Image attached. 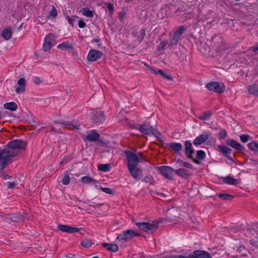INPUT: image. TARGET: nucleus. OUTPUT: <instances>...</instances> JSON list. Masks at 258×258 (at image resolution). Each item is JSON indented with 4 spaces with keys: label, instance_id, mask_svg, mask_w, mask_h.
<instances>
[{
    "label": "nucleus",
    "instance_id": "a211bd4d",
    "mask_svg": "<svg viewBox=\"0 0 258 258\" xmlns=\"http://www.w3.org/2000/svg\"><path fill=\"white\" fill-rule=\"evenodd\" d=\"M17 84L18 87L16 88L15 91L17 94L22 93L25 90L26 81L25 80L21 78L18 80Z\"/></svg>",
    "mask_w": 258,
    "mask_h": 258
},
{
    "label": "nucleus",
    "instance_id": "de8ad7c7",
    "mask_svg": "<svg viewBox=\"0 0 258 258\" xmlns=\"http://www.w3.org/2000/svg\"><path fill=\"white\" fill-rule=\"evenodd\" d=\"M105 5L107 7L108 9L109 10V11L110 12H111V13L113 12L114 7L112 4H111L110 3H106V4H105Z\"/></svg>",
    "mask_w": 258,
    "mask_h": 258
},
{
    "label": "nucleus",
    "instance_id": "f704fd0d",
    "mask_svg": "<svg viewBox=\"0 0 258 258\" xmlns=\"http://www.w3.org/2000/svg\"><path fill=\"white\" fill-rule=\"evenodd\" d=\"M82 13L84 16H85L89 18H91L93 16V13L92 11L87 9H83Z\"/></svg>",
    "mask_w": 258,
    "mask_h": 258
},
{
    "label": "nucleus",
    "instance_id": "6e6552de",
    "mask_svg": "<svg viewBox=\"0 0 258 258\" xmlns=\"http://www.w3.org/2000/svg\"><path fill=\"white\" fill-rule=\"evenodd\" d=\"M61 124L70 130H80L81 124L78 120H74L71 121H66L64 122H56Z\"/></svg>",
    "mask_w": 258,
    "mask_h": 258
},
{
    "label": "nucleus",
    "instance_id": "3c124183",
    "mask_svg": "<svg viewBox=\"0 0 258 258\" xmlns=\"http://www.w3.org/2000/svg\"><path fill=\"white\" fill-rule=\"evenodd\" d=\"M78 26L80 28H83L86 26V23L82 20L79 21Z\"/></svg>",
    "mask_w": 258,
    "mask_h": 258
},
{
    "label": "nucleus",
    "instance_id": "2f4dec72",
    "mask_svg": "<svg viewBox=\"0 0 258 258\" xmlns=\"http://www.w3.org/2000/svg\"><path fill=\"white\" fill-rule=\"evenodd\" d=\"M185 29L184 27V26H180L174 33L173 35L174 36L176 37V38L179 39L180 38L181 35L184 33L185 31Z\"/></svg>",
    "mask_w": 258,
    "mask_h": 258
},
{
    "label": "nucleus",
    "instance_id": "0eeeda50",
    "mask_svg": "<svg viewBox=\"0 0 258 258\" xmlns=\"http://www.w3.org/2000/svg\"><path fill=\"white\" fill-rule=\"evenodd\" d=\"M207 88L210 91H213L216 93H221L225 91V86L222 83L212 82L206 85Z\"/></svg>",
    "mask_w": 258,
    "mask_h": 258
},
{
    "label": "nucleus",
    "instance_id": "cd10ccee",
    "mask_svg": "<svg viewBox=\"0 0 258 258\" xmlns=\"http://www.w3.org/2000/svg\"><path fill=\"white\" fill-rule=\"evenodd\" d=\"M249 150L255 153H258V143L256 141H252L247 144Z\"/></svg>",
    "mask_w": 258,
    "mask_h": 258
},
{
    "label": "nucleus",
    "instance_id": "f03ea898",
    "mask_svg": "<svg viewBox=\"0 0 258 258\" xmlns=\"http://www.w3.org/2000/svg\"><path fill=\"white\" fill-rule=\"evenodd\" d=\"M9 148L0 150V171L10 162L11 158L15 156V152Z\"/></svg>",
    "mask_w": 258,
    "mask_h": 258
},
{
    "label": "nucleus",
    "instance_id": "f257e3e1",
    "mask_svg": "<svg viewBox=\"0 0 258 258\" xmlns=\"http://www.w3.org/2000/svg\"><path fill=\"white\" fill-rule=\"evenodd\" d=\"M125 153L127 159V167L137 166L139 162L146 161L142 152L136 153L131 151H125Z\"/></svg>",
    "mask_w": 258,
    "mask_h": 258
},
{
    "label": "nucleus",
    "instance_id": "ddd939ff",
    "mask_svg": "<svg viewBox=\"0 0 258 258\" xmlns=\"http://www.w3.org/2000/svg\"><path fill=\"white\" fill-rule=\"evenodd\" d=\"M127 168L130 174L135 179H139L140 178L142 170L137 166H128Z\"/></svg>",
    "mask_w": 258,
    "mask_h": 258
},
{
    "label": "nucleus",
    "instance_id": "0e129e2a",
    "mask_svg": "<svg viewBox=\"0 0 258 258\" xmlns=\"http://www.w3.org/2000/svg\"><path fill=\"white\" fill-rule=\"evenodd\" d=\"M244 249V247L243 246H240L239 248H238V250H241L242 249Z\"/></svg>",
    "mask_w": 258,
    "mask_h": 258
},
{
    "label": "nucleus",
    "instance_id": "c03bdc74",
    "mask_svg": "<svg viewBox=\"0 0 258 258\" xmlns=\"http://www.w3.org/2000/svg\"><path fill=\"white\" fill-rule=\"evenodd\" d=\"M226 135H227V133H226V131L224 130H222L221 131H220V132L219 133V139H223L225 138Z\"/></svg>",
    "mask_w": 258,
    "mask_h": 258
},
{
    "label": "nucleus",
    "instance_id": "6ab92c4d",
    "mask_svg": "<svg viewBox=\"0 0 258 258\" xmlns=\"http://www.w3.org/2000/svg\"><path fill=\"white\" fill-rule=\"evenodd\" d=\"M193 258H212L211 254L204 250H196L194 252Z\"/></svg>",
    "mask_w": 258,
    "mask_h": 258
},
{
    "label": "nucleus",
    "instance_id": "774afa93",
    "mask_svg": "<svg viewBox=\"0 0 258 258\" xmlns=\"http://www.w3.org/2000/svg\"><path fill=\"white\" fill-rule=\"evenodd\" d=\"M161 195H162V196H164V194H161Z\"/></svg>",
    "mask_w": 258,
    "mask_h": 258
},
{
    "label": "nucleus",
    "instance_id": "2eb2a0df",
    "mask_svg": "<svg viewBox=\"0 0 258 258\" xmlns=\"http://www.w3.org/2000/svg\"><path fill=\"white\" fill-rule=\"evenodd\" d=\"M139 130L141 132L145 135H150L154 134V130L153 127L149 124H144L139 127Z\"/></svg>",
    "mask_w": 258,
    "mask_h": 258
},
{
    "label": "nucleus",
    "instance_id": "dca6fc26",
    "mask_svg": "<svg viewBox=\"0 0 258 258\" xmlns=\"http://www.w3.org/2000/svg\"><path fill=\"white\" fill-rule=\"evenodd\" d=\"M100 135L95 131H91L88 133L87 136L84 137V141H89L90 142H96L99 138Z\"/></svg>",
    "mask_w": 258,
    "mask_h": 258
},
{
    "label": "nucleus",
    "instance_id": "69168bd1",
    "mask_svg": "<svg viewBox=\"0 0 258 258\" xmlns=\"http://www.w3.org/2000/svg\"><path fill=\"white\" fill-rule=\"evenodd\" d=\"M34 82L36 83V84H38L39 83V81H37V80H35L34 81Z\"/></svg>",
    "mask_w": 258,
    "mask_h": 258
},
{
    "label": "nucleus",
    "instance_id": "a19ab883",
    "mask_svg": "<svg viewBox=\"0 0 258 258\" xmlns=\"http://www.w3.org/2000/svg\"><path fill=\"white\" fill-rule=\"evenodd\" d=\"M218 197L219 198H220L222 200H228V199H232L233 198L232 196H231L230 195L224 194H219Z\"/></svg>",
    "mask_w": 258,
    "mask_h": 258
},
{
    "label": "nucleus",
    "instance_id": "4d7b16f0",
    "mask_svg": "<svg viewBox=\"0 0 258 258\" xmlns=\"http://www.w3.org/2000/svg\"><path fill=\"white\" fill-rule=\"evenodd\" d=\"M50 131H51V132H57V133H59V130H56L55 129L54 127H50Z\"/></svg>",
    "mask_w": 258,
    "mask_h": 258
},
{
    "label": "nucleus",
    "instance_id": "8fccbe9b",
    "mask_svg": "<svg viewBox=\"0 0 258 258\" xmlns=\"http://www.w3.org/2000/svg\"><path fill=\"white\" fill-rule=\"evenodd\" d=\"M66 19L68 21V22L72 26H73L74 25V21H75V19L73 18H71L69 16H67L66 17Z\"/></svg>",
    "mask_w": 258,
    "mask_h": 258
},
{
    "label": "nucleus",
    "instance_id": "9d476101",
    "mask_svg": "<svg viewBox=\"0 0 258 258\" xmlns=\"http://www.w3.org/2000/svg\"><path fill=\"white\" fill-rule=\"evenodd\" d=\"M58 228L60 231L62 232L69 233L78 232L80 231V230L82 229V228L73 227L69 225L61 224L58 225Z\"/></svg>",
    "mask_w": 258,
    "mask_h": 258
},
{
    "label": "nucleus",
    "instance_id": "aec40b11",
    "mask_svg": "<svg viewBox=\"0 0 258 258\" xmlns=\"http://www.w3.org/2000/svg\"><path fill=\"white\" fill-rule=\"evenodd\" d=\"M185 153L189 158H192V154L194 153V149L190 141H186L184 143Z\"/></svg>",
    "mask_w": 258,
    "mask_h": 258
},
{
    "label": "nucleus",
    "instance_id": "72a5a7b5",
    "mask_svg": "<svg viewBox=\"0 0 258 258\" xmlns=\"http://www.w3.org/2000/svg\"><path fill=\"white\" fill-rule=\"evenodd\" d=\"M81 181L84 183L94 182L95 180L88 176H85L81 178Z\"/></svg>",
    "mask_w": 258,
    "mask_h": 258
},
{
    "label": "nucleus",
    "instance_id": "7ed1b4c3",
    "mask_svg": "<svg viewBox=\"0 0 258 258\" xmlns=\"http://www.w3.org/2000/svg\"><path fill=\"white\" fill-rule=\"evenodd\" d=\"M136 225L142 230L148 233H154L158 228V224L157 222H137Z\"/></svg>",
    "mask_w": 258,
    "mask_h": 258
},
{
    "label": "nucleus",
    "instance_id": "c85d7f7f",
    "mask_svg": "<svg viewBox=\"0 0 258 258\" xmlns=\"http://www.w3.org/2000/svg\"><path fill=\"white\" fill-rule=\"evenodd\" d=\"M4 107L6 109L15 111L17 108V105L13 102L5 103Z\"/></svg>",
    "mask_w": 258,
    "mask_h": 258
},
{
    "label": "nucleus",
    "instance_id": "c9c22d12",
    "mask_svg": "<svg viewBox=\"0 0 258 258\" xmlns=\"http://www.w3.org/2000/svg\"><path fill=\"white\" fill-rule=\"evenodd\" d=\"M158 72L159 73V74L161 75L163 78L167 79L169 80H172V77L167 75L166 73H165L164 71H163L161 70H158Z\"/></svg>",
    "mask_w": 258,
    "mask_h": 258
},
{
    "label": "nucleus",
    "instance_id": "9b49d317",
    "mask_svg": "<svg viewBox=\"0 0 258 258\" xmlns=\"http://www.w3.org/2000/svg\"><path fill=\"white\" fill-rule=\"evenodd\" d=\"M54 38V36L52 34H48L45 36L44 42L43 45V49L44 51H48L51 48L52 46V41Z\"/></svg>",
    "mask_w": 258,
    "mask_h": 258
},
{
    "label": "nucleus",
    "instance_id": "20e7f679",
    "mask_svg": "<svg viewBox=\"0 0 258 258\" xmlns=\"http://www.w3.org/2000/svg\"><path fill=\"white\" fill-rule=\"evenodd\" d=\"M26 144L24 142L19 140H14L10 142L7 148L10 149L12 151L15 152V156L18 154V150L25 148Z\"/></svg>",
    "mask_w": 258,
    "mask_h": 258
},
{
    "label": "nucleus",
    "instance_id": "4be33fe9",
    "mask_svg": "<svg viewBox=\"0 0 258 258\" xmlns=\"http://www.w3.org/2000/svg\"><path fill=\"white\" fill-rule=\"evenodd\" d=\"M219 150L224 155H225L227 158L229 159H231L230 154L232 152V150L229 147L223 146V145H218L217 146Z\"/></svg>",
    "mask_w": 258,
    "mask_h": 258
},
{
    "label": "nucleus",
    "instance_id": "e433bc0d",
    "mask_svg": "<svg viewBox=\"0 0 258 258\" xmlns=\"http://www.w3.org/2000/svg\"><path fill=\"white\" fill-rule=\"evenodd\" d=\"M241 141L243 143H246L249 141L250 137L248 135L242 134L239 136Z\"/></svg>",
    "mask_w": 258,
    "mask_h": 258
},
{
    "label": "nucleus",
    "instance_id": "13d9d810",
    "mask_svg": "<svg viewBox=\"0 0 258 258\" xmlns=\"http://www.w3.org/2000/svg\"><path fill=\"white\" fill-rule=\"evenodd\" d=\"M250 242L251 244L252 245V246H254V247L256 246V244L255 242H254L253 240H250Z\"/></svg>",
    "mask_w": 258,
    "mask_h": 258
},
{
    "label": "nucleus",
    "instance_id": "37998d69",
    "mask_svg": "<svg viewBox=\"0 0 258 258\" xmlns=\"http://www.w3.org/2000/svg\"><path fill=\"white\" fill-rule=\"evenodd\" d=\"M126 15V13L125 11L122 10L119 12L118 13V18L120 21H122L123 18L125 17Z\"/></svg>",
    "mask_w": 258,
    "mask_h": 258
},
{
    "label": "nucleus",
    "instance_id": "49530a36",
    "mask_svg": "<svg viewBox=\"0 0 258 258\" xmlns=\"http://www.w3.org/2000/svg\"><path fill=\"white\" fill-rule=\"evenodd\" d=\"M101 189L104 192L108 194H111L112 190L111 188L108 187H101Z\"/></svg>",
    "mask_w": 258,
    "mask_h": 258
},
{
    "label": "nucleus",
    "instance_id": "864d4df0",
    "mask_svg": "<svg viewBox=\"0 0 258 258\" xmlns=\"http://www.w3.org/2000/svg\"><path fill=\"white\" fill-rule=\"evenodd\" d=\"M15 185H16V184L14 182H8V186L9 188H12L14 187Z\"/></svg>",
    "mask_w": 258,
    "mask_h": 258
},
{
    "label": "nucleus",
    "instance_id": "423d86ee",
    "mask_svg": "<svg viewBox=\"0 0 258 258\" xmlns=\"http://www.w3.org/2000/svg\"><path fill=\"white\" fill-rule=\"evenodd\" d=\"M158 170L164 177L170 180L173 179L174 169L168 166H161L157 168Z\"/></svg>",
    "mask_w": 258,
    "mask_h": 258
},
{
    "label": "nucleus",
    "instance_id": "ea45409f",
    "mask_svg": "<svg viewBox=\"0 0 258 258\" xmlns=\"http://www.w3.org/2000/svg\"><path fill=\"white\" fill-rule=\"evenodd\" d=\"M70 181V176L68 174H66L62 179V183L64 185H68L69 184Z\"/></svg>",
    "mask_w": 258,
    "mask_h": 258
},
{
    "label": "nucleus",
    "instance_id": "bf43d9fd",
    "mask_svg": "<svg viewBox=\"0 0 258 258\" xmlns=\"http://www.w3.org/2000/svg\"><path fill=\"white\" fill-rule=\"evenodd\" d=\"M252 50L253 52H256L258 50V46L252 47Z\"/></svg>",
    "mask_w": 258,
    "mask_h": 258
},
{
    "label": "nucleus",
    "instance_id": "393cba45",
    "mask_svg": "<svg viewBox=\"0 0 258 258\" xmlns=\"http://www.w3.org/2000/svg\"><path fill=\"white\" fill-rule=\"evenodd\" d=\"M174 172L177 175L184 178H187L189 176L188 171L184 168H179Z\"/></svg>",
    "mask_w": 258,
    "mask_h": 258
},
{
    "label": "nucleus",
    "instance_id": "412c9836",
    "mask_svg": "<svg viewBox=\"0 0 258 258\" xmlns=\"http://www.w3.org/2000/svg\"><path fill=\"white\" fill-rule=\"evenodd\" d=\"M57 48L60 50L67 51H71L74 49L73 44L69 41H64L59 44L57 46Z\"/></svg>",
    "mask_w": 258,
    "mask_h": 258
},
{
    "label": "nucleus",
    "instance_id": "f3484780",
    "mask_svg": "<svg viewBox=\"0 0 258 258\" xmlns=\"http://www.w3.org/2000/svg\"><path fill=\"white\" fill-rule=\"evenodd\" d=\"M226 144L232 148L239 151H242L244 149V148L239 143L233 139L227 140Z\"/></svg>",
    "mask_w": 258,
    "mask_h": 258
},
{
    "label": "nucleus",
    "instance_id": "5701e85b",
    "mask_svg": "<svg viewBox=\"0 0 258 258\" xmlns=\"http://www.w3.org/2000/svg\"><path fill=\"white\" fill-rule=\"evenodd\" d=\"M12 34V29L11 27L6 28L2 32V36L6 40H10L11 38Z\"/></svg>",
    "mask_w": 258,
    "mask_h": 258
},
{
    "label": "nucleus",
    "instance_id": "1a4fd4ad",
    "mask_svg": "<svg viewBox=\"0 0 258 258\" xmlns=\"http://www.w3.org/2000/svg\"><path fill=\"white\" fill-rule=\"evenodd\" d=\"M103 53L99 50L92 49L89 51L87 59L89 61H95L101 57Z\"/></svg>",
    "mask_w": 258,
    "mask_h": 258
},
{
    "label": "nucleus",
    "instance_id": "4468645a",
    "mask_svg": "<svg viewBox=\"0 0 258 258\" xmlns=\"http://www.w3.org/2000/svg\"><path fill=\"white\" fill-rule=\"evenodd\" d=\"M209 137V134L205 133L197 137L193 142L194 145L199 146L206 141Z\"/></svg>",
    "mask_w": 258,
    "mask_h": 258
},
{
    "label": "nucleus",
    "instance_id": "6e6d98bb",
    "mask_svg": "<svg viewBox=\"0 0 258 258\" xmlns=\"http://www.w3.org/2000/svg\"><path fill=\"white\" fill-rule=\"evenodd\" d=\"M141 35H142V38H141V40H140V41H141L142 40L143 37H144V36L145 35V31L144 29H142L141 31Z\"/></svg>",
    "mask_w": 258,
    "mask_h": 258
},
{
    "label": "nucleus",
    "instance_id": "5fc2aeb1",
    "mask_svg": "<svg viewBox=\"0 0 258 258\" xmlns=\"http://www.w3.org/2000/svg\"><path fill=\"white\" fill-rule=\"evenodd\" d=\"M194 255H190L188 256H185L183 255H179L177 257V258H193Z\"/></svg>",
    "mask_w": 258,
    "mask_h": 258
},
{
    "label": "nucleus",
    "instance_id": "c756f323",
    "mask_svg": "<svg viewBox=\"0 0 258 258\" xmlns=\"http://www.w3.org/2000/svg\"><path fill=\"white\" fill-rule=\"evenodd\" d=\"M111 169V165L110 164H100L98 165V169L99 171L103 172H108Z\"/></svg>",
    "mask_w": 258,
    "mask_h": 258
},
{
    "label": "nucleus",
    "instance_id": "338daca9",
    "mask_svg": "<svg viewBox=\"0 0 258 258\" xmlns=\"http://www.w3.org/2000/svg\"><path fill=\"white\" fill-rule=\"evenodd\" d=\"M92 258H99V257H97V256H94V257H93Z\"/></svg>",
    "mask_w": 258,
    "mask_h": 258
},
{
    "label": "nucleus",
    "instance_id": "7c9ffc66",
    "mask_svg": "<svg viewBox=\"0 0 258 258\" xmlns=\"http://www.w3.org/2000/svg\"><path fill=\"white\" fill-rule=\"evenodd\" d=\"M212 114L211 111L203 112L198 116V118L202 120H207L209 119Z\"/></svg>",
    "mask_w": 258,
    "mask_h": 258
},
{
    "label": "nucleus",
    "instance_id": "e2e57ef3",
    "mask_svg": "<svg viewBox=\"0 0 258 258\" xmlns=\"http://www.w3.org/2000/svg\"><path fill=\"white\" fill-rule=\"evenodd\" d=\"M165 45V44L164 43V42H161V43H160V46H159V47H160L163 48V47H164Z\"/></svg>",
    "mask_w": 258,
    "mask_h": 258
},
{
    "label": "nucleus",
    "instance_id": "4c0bfd02",
    "mask_svg": "<svg viewBox=\"0 0 258 258\" xmlns=\"http://www.w3.org/2000/svg\"><path fill=\"white\" fill-rule=\"evenodd\" d=\"M81 245L84 247H89L92 245L91 241L89 239H84L81 242Z\"/></svg>",
    "mask_w": 258,
    "mask_h": 258
},
{
    "label": "nucleus",
    "instance_id": "f8f14e48",
    "mask_svg": "<svg viewBox=\"0 0 258 258\" xmlns=\"http://www.w3.org/2000/svg\"><path fill=\"white\" fill-rule=\"evenodd\" d=\"M92 117L91 118L93 122L96 123L102 122L105 120V116L103 111L99 110L92 112Z\"/></svg>",
    "mask_w": 258,
    "mask_h": 258
},
{
    "label": "nucleus",
    "instance_id": "09e8293b",
    "mask_svg": "<svg viewBox=\"0 0 258 258\" xmlns=\"http://www.w3.org/2000/svg\"><path fill=\"white\" fill-rule=\"evenodd\" d=\"M149 70L151 72V73L154 74L155 75H158L159 74V73L158 72V70H155L153 68L149 66V65L147 66Z\"/></svg>",
    "mask_w": 258,
    "mask_h": 258
},
{
    "label": "nucleus",
    "instance_id": "a878e982",
    "mask_svg": "<svg viewBox=\"0 0 258 258\" xmlns=\"http://www.w3.org/2000/svg\"><path fill=\"white\" fill-rule=\"evenodd\" d=\"M169 146L171 149L174 152H179L182 149L181 144L179 143L172 142L169 144Z\"/></svg>",
    "mask_w": 258,
    "mask_h": 258
},
{
    "label": "nucleus",
    "instance_id": "bb28decb",
    "mask_svg": "<svg viewBox=\"0 0 258 258\" xmlns=\"http://www.w3.org/2000/svg\"><path fill=\"white\" fill-rule=\"evenodd\" d=\"M102 245L104 247L106 248L108 250L111 251L113 252H117L118 250V246L115 244H109L107 243H103Z\"/></svg>",
    "mask_w": 258,
    "mask_h": 258
},
{
    "label": "nucleus",
    "instance_id": "a18cd8bd",
    "mask_svg": "<svg viewBox=\"0 0 258 258\" xmlns=\"http://www.w3.org/2000/svg\"><path fill=\"white\" fill-rule=\"evenodd\" d=\"M178 40H179V39H178V38H176V37L173 36V37H172V39L171 40L170 45L171 46H174V45H176V44L177 43V42L178 41Z\"/></svg>",
    "mask_w": 258,
    "mask_h": 258
},
{
    "label": "nucleus",
    "instance_id": "79ce46f5",
    "mask_svg": "<svg viewBox=\"0 0 258 258\" xmlns=\"http://www.w3.org/2000/svg\"><path fill=\"white\" fill-rule=\"evenodd\" d=\"M197 156L199 159L202 160L205 157L206 154L203 150H199L197 151Z\"/></svg>",
    "mask_w": 258,
    "mask_h": 258
},
{
    "label": "nucleus",
    "instance_id": "39448f33",
    "mask_svg": "<svg viewBox=\"0 0 258 258\" xmlns=\"http://www.w3.org/2000/svg\"><path fill=\"white\" fill-rule=\"evenodd\" d=\"M135 236H139V234L131 229H128L118 234L117 239L120 241H126Z\"/></svg>",
    "mask_w": 258,
    "mask_h": 258
},
{
    "label": "nucleus",
    "instance_id": "052dcab7",
    "mask_svg": "<svg viewBox=\"0 0 258 258\" xmlns=\"http://www.w3.org/2000/svg\"><path fill=\"white\" fill-rule=\"evenodd\" d=\"M191 159H192V161H193V162L194 163H195L196 164H198L200 163V162H199V161L198 160H197L196 159H195V158H193L192 157Z\"/></svg>",
    "mask_w": 258,
    "mask_h": 258
},
{
    "label": "nucleus",
    "instance_id": "603ef678",
    "mask_svg": "<svg viewBox=\"0 0 258 258\" xmlns=\"http://www.w3.org/2000/svg\"><path fill=\"white\" fill-rule=\"evenodd\" d=\"M183 165L187 168H189V169H193V166L192 165H191L190 163H188V162H184L183 163Z\"/></svg>",
    "mask_w": 258,
    "mask_h": 258
},
{
    "label": "nucleus",
    "instance_id": "680f3d73",
    "mask_svg": "<svg viewBox=\"0 0 258 258\" xmlns=\"http://www.w3.org/2000/svg\"><path fill=\"white\" fill-rule=\"evenodd\" d=\"M70 51L72 52L73 55H77V52L75 51L74 49L73 50H71Z\"/></svg>",
    "mask_w": 258,
    "mask_h": 258
},
{
    "label": "nucleus",
    "instance_id": "473e14b6",
    "mask_svg": "<svg viewBox=\"0 0 258 258\" xmlns=\"http://www.w3.org/2000/svg\"><path fill=\"white\" fill-rule=\"evenodd\" d=\"M224 181L227 184L232 185L236 184L238 183L237 179L230 176L226 177L224 179Z\"/></svg>",
    "mask_w": 258,
    "mask_h": 258
},
{
    "label": "nucleus",
    "instance_id": "b1692460",
    "mask_svg": "<svg viewBox=\"0 0 258 258\" xmlns=\"http://www.w3.org/2000/svg\"><path fill=\"white\" fill-rule=\"evenodd\" d=\"M247 91L249 94L258 96V83H255L249 86Z\"/></svg>",
    "mask_w": 258,
    "mask_h": 258
},
{
    "label": "nucleus",
    "instance_id": "58836bf2",
    "mask_svg": "<svg viewBox=\"0 0 258 258\" xmlns=\"http://www.w3.org/2000/svg\"><path fill=\"white\" fill-rule=\"evenodd\" d=\"M57 15V11L54 7H52V9L50 12L49 17L51 18H55Z\"/></svg>",
    "mask_w": 258,
    "mask_h": 258
}]
</instances>
